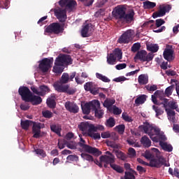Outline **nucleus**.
<instances>
[{"mask_svg": "<svg viewBox=\"0 0 179 179\" xmlns=\"http://www.w3.org/2000/svg\"><path fill=\"white\" fill-rule=\"evenodd\" d=\"M69 82V74L64 73L59 80L53 84V87L58 93H66L72 95L76 93V89L71 87L69 85H66Z\"/></svg>", "mask_w": 179, "mask_h": 179, "instance_id": "obj_1", "label": "nucleus"}, {"mask_svg": "<svg viewBox=\"0 0 179 179\" xmlns=\"http://www.w3.org/2000/svg\"><path fill=\"white\" fill-rule=\"evenodd\" d=\"M65 145L66 148H68L69 149H71L72 150H75V149H77L78 148V143H76V142L75 141H66L65 143Z\"/></svg>", "mask_w": 179, "mask_h": 179, "instance_id": "obj_38", "label": "nucleus"}, {"mask_svg": "<svg viewBox=\"0 0 179 179\" xmlns=\"http://www.w3.org/2000/svg\"><path fill=\"white\" fill-rule=\"evenodd\" d=\"M105 125L108 128H113V127H115V119H114V117H109L106 120Z\"/></svg>", "mask_w": 179, "mask_h": 179, "instance_id": "obj_35", "label": "nucleus"}, {"mask_svg": "<svg viewBox=\"0 0 179 179\" xmlns=\"http://www.w3.org/2000/svg\"><path fill=\"white\" fill-rule=\"evenodd\" d=\"M100 90H98L97 87H94L90 90V92L92 94H94V96H96V94H99Z\"/></svg>", "mask_w": 179, "mask_h": 179, "instance_id": "obj_63", "label": "nucleus"}, {"mask_svg": "<svg viewBox=\"0 0 179 179\" xmlns=\"http://www.w3.org/2000/svg\"><path fill=\"white\" fill-rule=\"evenodd\" d=\"M90 27V24H87L83 27L81 30V36L82 37L86 38L89 37L90 35L89 34V28Z\"/></svg>", "mask_w": 179, "mask_h": 179, "instance_id": "obj_29", "label": "nucleus"}, {"mask_svg": "<svg viewBox=\"0 0 179 179\" xmlns=\"http://www.w3.org/2000/svg\"><path fill=\"white\" fill-rule=\"evenodd\" d=\"M143 131L145 134H148L149 136L152 138V136L155 135H159L160 134V129L157 127H155L150 124H147L143 126Z\"/></svg>", "mask_w": 179, "mask_h": 179, "instance_id": "obj_10", "label": "nucleus"}, {"mask_svg": "<svg viewBox=\"0 0 179 179\" xmlns=\"http://www.w3.org/2000/svg\"><path fill=\"white\" fill-rule=\"evenodd\" d=\"M110 166L113 170H115L117 173H119L120 174H122V173H124V168L120 166V165H117L114 163H110Z\"/></svg>", "mask_w": 179, "mask_h": 179, "instance_id": "obj_31", "label": "nucleus"}, {"mask_svg": "<svg viewBox=\"0 0 179 179\" xmlns=\"http://www.w3.org/2000/svg\"><path fill=\"white\" fill-rule=\"evenodd\" d=\"M141 50V43H134L131 47V51L132 52H136Z\"/></svg>", "mask_w": 179, "mask_h": 179, "instance_id": "obj_53", "label": "nucleus"}, {"mask_svg": "<svg viewBox=\"0 0 179 179\" xmlns=\"http://www.w3.org/2000/svg\"><path fill=\"white\" fill-rule=\"evenodd\" d=\"M50 129L52 132H55L58 136H61V131H62V127L59 124H51Z\"/></svg>", "mask_w": 179, "mask_h": 179, "instance_id": "obj_27", "label": "nucleus"}, {"mask_svg": "<svg viewBox=\"0 0 179 179\" xmlns=\"http://www.w3.org/2000/svg\"><path fill=\"white\" fill-rule=\"evenodd\" d=\"M55 15L57 19L62 23H64V22L66 20V9L56 10L55 11Z\"/></svg>", "mask_w": 179, "mask_h": 179, "instance_id": "obj_19", "label": "nucleus"}, {"mask_svg": "<svg viewBox=\"0 0 179 179\" xmlns=\"http://www.w3.org/2000/svg\"><path fill=\"white\" fill-rule=\"evenodd\" d=\"M27 101H29V103H31L32 106H38V104H41V103H43V99H41V96H40V95L37 96L31 94V96Z\"/></svg>", "mask_w": 179, "mask_h": 179, "instance_id": "obj_20", "label": "nucleus"}, {"mask_svg": "<svg viewBox=\"0 0 179 179\" xmlns=\"http://www.w3.org/2000/svg\"><path fill=\"white\" fill-rule=\"evenodd\" d=\"M105 155H102L99 157L100 162L103 163H115V156L110 151H106Z\"/></svg>", "mask_w": 179, "mask_h": 179, "instance_id": "obj_17", "label": "nucleus"}, {"mask_svg": "<svg viewBox=\"0 0 179 179\" xmlns=\"http://www.w3.org/2000/svg\"><path fill=\"white\" fill-rule=\"evenodd\" d=\"M34 122L31 120H21V127L22 129H25V131H27L29 128H30V125H31Z\"/></svg>", "mask_w": 179, "mask_h": 179, "instance_id": "obj_28", "label": "nucleus"}, {"mask_svg": "<svg viewBox=\"0 0 179 179\" xmlns=\"http://www.w3.org/2000/svg\"><path fill=\"white\" fill-rule=\"evenodd\" d=\"M96 77L97 79H99V80H102V82H104L105 83H108L110 82V80L107 78L106 76H103V74L100 73H96Z\"/></svg>", "mask_w": 179, "mask_h": 179, "instance_id": "obj_36", "label": "nucleus"}, {"mask_svg": "<svg viewBox=\"0 0 179 179\" xmlns=\"http://www.w3.org/2000/svg\"><path fill=\"white\" fill-rule=\"evenodd\" d=\"M122 118L124 120V121H126V122H132V121H134L132 117L128 115V114L126 113H123L122 114Z\"/></svg>", "mask_w": 179, "mask_h": 179, "instance_id": "obj_51", "label": "nucleus"}, {"mask_svg": "<svg viewBox=\"0 0 179 179\" xmlns=\"http://www.w3.org/2000/svg\"><path fill=\"white\" fill-rule=\"evenodd\" d=\"M78 129L80 131L83 132L84 135H86L87 136V134L91 132V131H94L95 129L94 124H89V122L80 123V124L78 125Z\"/></svg>", "mask_w": 179, "mask_h": 179, "instance_id": "obj_16", "label": "nucleus"}, {"mask_svg": "<svg viewBox=\"0 0 179 179\" xmlns=\"http://www.w3.org/2000/svg\"><path fill=\"white\" fill-rule=\"evenodd\" d=\"M18 93L21 96V99L23 101H27L30 98V96L32 94L31 91L29 87L25 86H21L18 89Z\"/></svg>", "mask_w": 179, "mask_h": 179, "instance_id": "obj_13", "label": "nucleus"}, {"mask_svg": "<svg viewBox=\"0 0 179 179\" xmlns=\"http://www.w3.org/2000/svg\"><path fill=\"white\" fill-rule=\"evenodd\" d=\"M127 12V8L124 7V6H117L115 8V10L113 11V16L115 19H118L119 20H122V18L125 15Z\"/></svg>", "mask_w": 179, "mask_h": 179, "instance_id": "obj_12", "label": "nucleus"}, {"mask_svg": "<svg viewBox=\"0 0 179 179\" xmlns=\"http://www.w3.org/2000/svg\"><path fill=\"white\" fill-rule=\"evenodd\" d=\"M132 36H134V30L128 29L120 36L117 40V43H119V44H128V43L131 41Z\"/></svg>", "mask_w": 179, "mask_h": 179, "instance_id": "obj_8", "label": "nucleus"}, {"mask_svg": "<svg viewBox=\"0 0 179 179\" xmlns=\"http://www.w3.org/2000/svg\"><path fill=\"white\" fill-rule=\"evenodd\" d=\"M145 101H146V95L142 94L136 99L135 103L137 106H140V104H143Z\"/></svg>", "mask_w": 179, "mask_h": 179, "instance_id": "obj_34", "label": "nucleus"}, {"mask_svg": "<svg viewBox=\"0 0 179 179\" xmlns=\"http://www.w3.org/2000/svg\"><path fill=\"white\" fill-rule=\"evenodd\" d=\"M174 85H171L165 90V94L167 96V97H169V96L173 94V90H174Z\"/></svg>", "mask_w": 179, "mask_h": 179, "instance_id": "obj_47", "label": "nucleus"}, {"mask_svg": "<svg viewBox=\"0 0 179 179\" xmlns=\"http://www.w3.org/2000/svg\"><path fill=\"white\" fill-rule=\"evenodd\" d=\"M159 145L161 146L162 149L165 152H173V145L171 144H168L166 142L160 141Z\"/></svg>", "mask_w": 179, "mask_h": 179, "instance_id": "obj_26", "label": "nucleus"}, {"mask_svg": "<svg viewBox=\"0 0 179 179\" xmlns=\"http://www.w3.org/2000/svg\"><path fill=\"white\" fill-rule=\"evenodd\" d=\"M54 62V59L44 58L39 62L38 69L43 73H46L50 69H51V65Z\"/></svg>", "mask_w": 179, "mask_h": 179, "instance_id": "obj_6", "label": "nucleus"}, {"mask_svg": "<svg viewBox=\"0 0 179 179\" xmlns=\"http://www.w3.org/2000/svg\"><path fill=\"white\" fill-rule=\"evenodd\" d=\"M160 100L162 101V102L160 104H162L164 106V109L166 110V108H168V107L170 106L169 99L166 98H160Z\"/></svg>", "mask_w": 179, "mask_h": 179, "instance_id": "obj_54", "label": "nucleus"}, {"mask_svg": "<svg viewBox=\"0 0 179 179\" xmlns=\"http://www.w3.org/2000/svg\"><path fill=\"white\" fill-rule=\"evenodd\" d=\"M153 57H155L153 53H149L148 55V52L145 50H140L136 54L134 59H138L142 62H150V61L153 59Z\"/></svg>", "mask_w": 179, "mask_h": 179, "instance_id": "obj_7", "label": "nucleus"}, {"mask_svg": "<svg viewBox=\"0 0 179 179\" xmlns=\"http://www.w3.org/2000/svg\"><path fill=\"white\" fill-rule=\"evenodd\" d=\"M124 178L126 179H135V175L129 171L124 172Z\"/></svg>", "mask_w": 179, "mask_h": 179, "instance_id": "obj_57", "label": "nucleus"}, {"mask_svg": "<svg viewBox=\"0 0 179 179\" xmlns=\"http://www.w3.org/2000/svg\"><path fill=\"white\" fill-rule=\"evenodd\" d=\"M166 23V21L164 20L159 18L155 20V26L156 27H160L161 26H163Z\"/></svg>", "mask_w": 179, "mask_h": 179, "instance_id": "obj_56", "label": "nucleus"}, {"mask_svg": "<svg viewBox=\"0 0 179 179\" xmlns=\"http://www.w3.org/2000/svg\"><path fill=\"white\" fill-rule=\"evenodd\" d=\"M128 152L130 157H135L136 156V151L133 148H129Z\"/></svg>", "mask_w": 179, "mask_h": 179, "instance_id": "obj_60", "label": "nucleus"}, {"mask_svg": "<svg viewBox=\"0 0 179 179\" xmlns=\"http://www.w3.org/2000/svg\"><path fill=\"white\" fill-rule=\"evenodd\" d=\"M138 82L139 85H147L149 82V78L145 74H141L138 76Z\"/></svg>", "mask_w": 179, "mask_h": 179, "instance_id": "obj_30", "label": "nucleus"}, {"mask_svg": "<svg viewBox=\"0 0 179 179\" xmlns=\"http://www.w3.org/2000/svg\"><path fill=\"white\" fill-rule=\"evenodd\" d=\"M169 173L173 177H176L179 179V169L178 168H174V170L172 168L169 169Z\"/></svg>", "mask_w": 179, "mask_h": 179, "instance_id": "obj_37", "label": "nucleus"}, {"mask_svg": "<svg viewBox=\"0 0 179 179\" xmlns=\"http://www.w3.org/2000/svg\"><path fill=\"white\" fill-rule=\"evenodd\" d=\"M65 108L67 111L73 113V114L79 113V106H78V105L73 102L66 101L65 103Z\"/></svg>", "mask_w": 179, "mask_h": 179, "instance_id": "obj_18", "label": "nucleus"}, {"mask_svg": "<svg viewBox=\"0 0 179 179\" xmlns=\"http://www.w3.org/2000/svg\"><path fill=\"white\" fill-rule=\"evenodd\" d=\"M78 159H79V157L74 155H70L66 157V160H69L70 162H75L78 160Z\"/></svg>", "mask_w": 179, "mask_h": 179, "instance_id": "obj_59", "label": "nucleus"}, {"mask_svg": "<svg viewBox=\"0 0 179 179\" xmlns=\"http://www.w3.org/2000/svg\"><path fill=\"white\" fill-rule=\"evenodd\" d=\"M165 111H166L168 117H170V118H171V117H176V111H174L170 108H166Z\"/></svg>", "mask_w": 179, "mask_h": 179, "instance_id": "obj_55", "label": "nucleus"}, {"mask_svg": "<svg viewBox=\"0 0 179 179\" xmlns=\"http://www.w3.org/2000/svg\"><path fill=\"white\" fill-rule=\"evenodd\" d=\"M29 103H30V101L22 102L20 106V109L22 110V111H27V110L30 108V104Z\"/></svg>", "mask_w": 179, "mask_h": 179, "instance_id": "obj_44", "label": "nucleus"}, {"mask_svg": "<svg viewBox=\"0 0 179 179\" xmlns=\"http://www.w3.org/2000/svg\"><path fill=\"white\" fill-rule=\"evenodd\" d=\"M64 27L61 26V24L53 22L45 29V34H46L45 33H49L50 34H60V33H64Z\"/></svg>", "mask_w": 179, "mask_h": 179, "instance_id": "obj_5", "label": "nucleus"}, {"mask_svg": "<svg viewBox=\"0 0 179 179\" xmlns=\"http://www.w3.org/2000/svg\"><path fill=\"white\" fill-rule=\"evenodd\" d=\"M122 59V50L120 48H115L112 53L108 55L107 62L109 65H115V62Z\"/></svg>", "mask_w": 179, "mask_h": 179, "instance_id": "obj_3", "label": "nucleus"}, {"mask_svg": "<svg viewBox=\"0 0 179 179\" xmlns=\"http://www.w3.org/2000/svg\"><path fill=\"white\" fill-rule=\"evenodd\" d=\"M134 16L135 12L134 10H131L127 14L125 13L124 17L122 18V20H124L127 23H131V22H133Z\"/></svg>", "mask_w": 179, "mask_h": 179, "instance_id": "obj_23", "label": "nucleus"}, {"mask_svg": "<svg viewBox=\"0 0 179 179\" xmlns=\"http://www.w3.org/2000/svg\"><path fill=\"white\" fill-rule=\"evenodd\" d=\"M96 132V131H91L90 134H87V136H90V138H92V139L99 140L101 139V136H100V133H94Z\"/></svg>", "mask_w": 179, "mask_h": 179, "instance_id": "obj_40", "label": "nucleus"}, {"mask_svg": "<svg viewBox=\"0 0 179 179\" xmlns=\"http://www.w3.org/2000/svg\"><path fill=\"white\" fill-rule=\"evenodd\" d=\"M115 129L117 130L118 134H120V135H123L124 132H125V125L119 124L115 127Z\"/></svg>", "mask_w": 179, "mask_h": 179, "instance_id": "obj_49", "label": "nucleus"}, {"mask_svg": "<svg viewBox=\"0 0 179 179\" xmlns=\"http://www.w3.org/2000/svg\"><path fill=\"white\" fill-rule=\"evenodd\" d=\"M80 142L78 143L80 148L86 152L87 153H90L91 155H94V156H100L101 155V151L99 150L98 148H93L86 143V141H85L82 137L80 138Z\"/></svg>", "mask_w": 179, "mask_h": 179, "instance_id": "obj_4", "label": "nucleus"}, {"mask_svg": "<svg viewBox=\"0 0 179 179\" xmlns=\"http://www.w3.org/2000/svg\"><path fill=\"white\" fill-rule=\"evenodd\" d=\"M71 65L72 64V57L69 55H59L55 62V65L53 67V72L55 73L61 74L64 72V69L61 66L64 65Z\"/></svg>", "mask_w": 179, "mask_h": 179, "instance_id": "obj_2", "label": "nucleus"}, {"mask_svg": "<svg viewBox=\"0 0 179 179\" xmlns=\"http://www.w3.org/2000/svg\"><path fill=\"white\" fill-rule=\"evenodd\" d=\"M46 103L50 108H55L57 106V103L55 102V100L53 99H47Z\"/></svg>", "mask_w": 179, "mask_h": 179, "instance_id": "obj_45", "label": "nucleus"}, {"mask_svg": "<svg viewBox=\"0 0 179 179\" xmlns=\"http://www.w3.org/2000/svg\"><path fill=\"white\" fill-rule=\"evenodd\" d=\"M174 50L173 49H165L164 51V58L168 62L173 61L174 59Z\"/></svg>", "mask_w": 179, "mask_h": 179, "instance_id": "obj_21", "label": "nucleus"}, {"mask_svg": "<svg viewBox=\"0 0 179 179\" xmlns=\"http://www.w3.org/2000/svg\"><path fill=\"white\" fill-rule=\"evenodd\" d=\"M115 68L116 69H117V71H121V69H125V68H127V64L125 63L119 64L115 66Z\"/></svg>", "mask_w": 179, "mask_h": 179, "instance_id": "obj_64", "label": "nucleus"}, {"mask_svg": "<svg viewBox=\"0 0 179 179\" xmlns=\"http://www.w3.org/2000/svg\"><path fill=\"white\" fill-rule=\"evenodd\" d=\"M59 5H60L62 8H64L66 10H72L78 3L74 0H60Z\"/></svg>", "mask_w": 179, "mask_h": 179, "instance_id": "obj_15", "label": "nucleus"}, {"mask_svg": "<svg viewBox=\"0 0 179 179\" xmlns=\"http://www.w3.org/2000/svg\"><path fill=\"white\" fill-rule=\"evenodd\" d=\"M40 89V96H45V94H47V93H50V87H48V86L47 85H41L39 87Z\"/></svg>", "mask_w": 179, "mask_h": 179, "instance_id": "obj_32", "label": "nucleus"}, {"mask_svg": "<svg viewBox=\"0 0 179 179\" xmlns=\"http://www.w3.org/2000/svg\"><path fill=\"white\" fill-rule=\"evenodd\" d=\"M121 113H122V110L121 109L115 106H113V114H115V115H120Z\"/></svg>", "mask_w": 179, "mask_h": 179, "instance_id": "obj_61", "label": "nucleus"}, {"mask_svg": "<svg viewBox=\"0 0 179 179\" xmlns=\"http://www.w3.org/2000/svg\"><path fill=\"white\" fill-rule=\"evenodd\" d=\"M117 156L118 159H121V160L127 159V156L125 155V154H124V152H122L121 151L117 152Z\"/></svg>", "mask_w": 179, "mask_h": 179, "instance_id": "obj_62", "label": "nucleus"}, {"mask_svg": "<svg viewBox=\"0 0 179 179\" xmlns=\"http://www.w3.org/2000/svg\"><path fill=\"white\" fill-rule=\"evenodd\" d=\"M82 159L83 160H87V162H94V159L93 158V156L86 153V152H83L80 155Z\"/></svg>", "mask_w": 179, "mask_h": 179, "instance_id": "obj_41", "label": "nucleus"}, {"mask_svg": "<svg viewBox=\"0 0 179 179\" xmlns=\"http://www.w3.org/2000/svg\"><path fill=\"white\" fill-rule=\"evenodd\" d=\"M45 125L40 122H33L32 133L34 134L33 138L38 139L41 136V129L45 128Z\"/></svg>", "mask_w": 179, "mask_h": 179, "instance_id": "obj_11", "label": "nucleus"}, {"mask_svg": "<svg viewBox=\"0 0 179 179\" xmlns=\"http://www.w3.org/2000/svg\"><path fill=\"white\" fill-rule=\"evenodd\" d=\"M162 164H163V161L161 159H152L150 162V167H157V169H159V167H162Z\"/></svg>", "mask_w": 179, "mask_h": 179, "instance_id": "obj_25", "label": "nucleus"}, {"mask_svg": "<svg viewBox=\"0 0 179 179\" xmlns=\"http://www.w3.org/2000/svg\"><path fill=\"white\" fill-rule=\"evenodd\" d=\"M171 10V6L169 4L162 5L159 6V10L157 12L153 13L152 17L156 19V17H163L166 15V13H169Z\"/></svg>", "mask_w": 179, "mask_h": 179, "instance_id": "obj_9", "label": "nucleus"}, {"mask_svg": "<svg viewBox=\"0 0 179 179\" xmlns=\"http://www.w3.org/2000/svg\"><path fill=\"white\" fill-rule=\"evenodd\" d=\"M141 143L144 146V148H150V146H152V141L147 136H144L141 138Z\"/></svg>", "mask_w": 179, "mask_h": 179, "instance_id": "obj_24", "label": "nucleus"}, {"mask_svg": "<svg viewBox=\"0 0 179 179\" xmlns=\"http://www.w3.org/2000/svg\"><path fill=\"white\" fill-rule=\"evenodd\" d=\"M94 87V83L93 82H87L84 85V89L85 92H90L91 89Z\"/></svg>", "mask_w": 179, "mask_h": 179, "instance_id": "obj_50", "label": "nucleus"}, {"mask_svg": "<svg viewBox=\"0 0 179 179\" xmlns=\"http://www.w3.org/2000/svg\"><path fill=\"white\" fill-rule=\"evenodd\" d=\"M92 111L94 112L96 118H103V116L104 115V110H101L100 108V101H99V105H95V108Z\"/></svg>", "mask_w": 179, "mask_h": 179, "instance_id": "obj_22", "label": "nucleus"}, {"mask_svg": "<svg viewBox=\"0 0 179 179\" xmlns=\"http://www.w3.org/2000/svg\"><path fill=\"white\" fill-rule=\"evenodd\" d=\"M143 3L144 9H153L156 6V3L150 1H144Z\"/></svg>", "mask_w": 179, "mask_h": 179, "instance_id": "obj_33", "label": "nucleus"}, {"mask_svg": "<svg viewBox=\"0 0 179 179\" xmlns=\"http://www.w3.org/2000/svg\"><path fill=\"white\" fill-rule=\"evenodd\" d=\"M34 152L36 155H38L41 156V157H47V153H45V151L43 149L37 148L34 149Z\"/></svg>", "mask_w": 179, "mask_h": 179, "instance_id": "obj_48", "label": "nucleus"}, {"mask_svg": "<svg viewBox=\"0 0 179 179\" xmlns=\"http://www.w3.org/2000/svg\"><path fill=\"white\" fill-rule=\"evenodd\" d=\"M42 115L43 117H44V118H52V112L50 111V110H45L42 112Z\"/></svg>", "mask_w": 179, "mask_h": 179, "instance_id": "obj_52", "label": "nucleus"}, {"mask_svg": "<svg viewBox=\"0 0 179 179\" xmlns=\"http://www.w3.org/2000/svg\"><path fill=\"white\" fill-rule=\"evenodd\" d=\"M115 103V100L106 99L104 101L103 107L108 108L111 107V106H113V104H114Z\"/></svg>", "mask_w": 179, "mask_h": 179, "instance_id": "obj_43", "label": "nucleus"}, {"mask_svg": "<svg viewBox=\"0 0 179 179\" xmlns=\"http://www.w3.org/2000/svg\"><path fill=\"white\" fill-rule=\"evenodd\" d=\"M152 109L156 113L155 115L157 118H159V115H162V114L164 113V110H163L162 108H159L158 106H156L155 105L152 106Z\"/></svg>", "mask_w": 179, "mask_h": 179, "instance_id": "obj_42", "label": "nucleus"}, {"mask_svg": "<svg viewBox=\"0 0 179 179\" xmlns=\"http://www.w3.org/2000/svg\"><path fill=\"white\" fill-rule=\"evenodd\" d=\"M147 50L151 52H157L159 51V45L150 44V45H147Z\"/></svg>", "mask_w": 179, "mask_h": 179, "instance_id": "obj_39", "label": "nucleus"}, {"mask_svg": "<svg viewBox=\"0 0 179 179\" xmlns=\"http://www.w3.org/2000/svg\"><path fill=\"white\" fill-rule=\"evenodd\" d=\"M154 23H155V20H150L148 22H144L143 26V27H148V26H150L151 29H156V26L155 25Z\"/></svg>", "mask_w": 179, "mask_h": 179, "instance_id": "obj_46", "label": "nucleus"}, {"mask_svg": "<svg viewBox=\"0 0 179 179\" xmlns=\"http://www.w3.org/2000/svg\"><path fill=\"white\" fill-rule=\"evenodd\" d=\"M145 89L148 91V92H155L156 90H157V85H152L151 86L150 85H146L145 86Z\"/></svg>", "mask_w": 179, "mask_h": 179, "instance_id": "obj_58", "label": "nucleus"}, {"mask_svg": "<svg viewBox=\"0 0 179 179\" xmlns=\"http://www.w3.org/2000/svg\"><path fill=\"white\" fill-rule=\"evenodd\" d=\"M96 106H99L98 100H94L89 103H85V105L82 106L83 114H90V110H92V111H93L94 108H96Z\"/></svg>", "mask_w": 179, "mask_h": 179, "instance_id": "obj_14", "label": "nucleus"}]
</instances>
